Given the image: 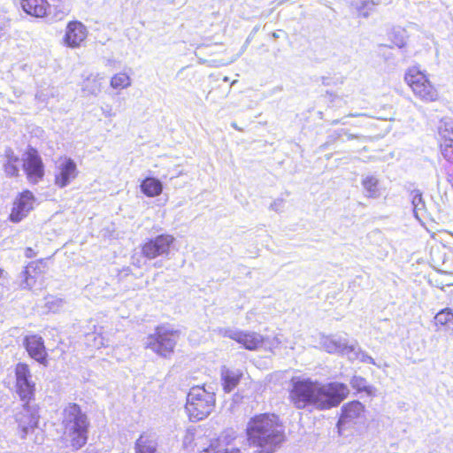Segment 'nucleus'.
<instances>
[{
  "label": "nucleus",
  "instance_id": "1",
  "mask_svg": "<svg viewBox=\"0 0 453 453\" xmlns=\"http://www.w3.org/2000/svg\"><path fill=\"white\" fill-rule=\"evenodd\" d=\"M348 387L340 382L323 384L310 378L291 380L289 402L297 410H329L342 402L349 395Z\"/></svg>",
  "mask_w": 453,
  "mask_h": 453
},
{
  "label": "nucleus",
  "instance_id": "2",
  "mask_svg": "<svg viewBox=\"0 0 453 453\" xmlns=\"http://www.w3.org/2000/svg\"><path fill=\"white\" fill-rule=\"evenodd\" d=\"M246 431L249 444L256 448L254 453H273L285 441L283 426L274 414L255 416Z\"/></svg>",
  "mask_w": 453,
  "mask_h": 453
},
{
  "label": "nucleus",
  "instance_id": "3",
  "mask_svg": "<svg viewBox=\"0 0 453 453\" xmlns=\"http://www.w3.org/2000/svg\"><path fill=\"white\" fill-rule=\"evenodd\" d=\"M17 393L24 402L23 411L16 415V420L20 428V437L25 439L30 430L37 426L38 416L35 408L29 405L35 395V383L32 381L29 367L19 363L15 368Z\"/></svg>",
  "mask_w": 453,
  "mask_h": 453
},
{
  "label": "nucleus",
  "instance_id": "4",
  "mask_svg": "<svg viewBox=\"0 0 453 453\" xmlns=\"http://www.w3.org/2000/svg\"><path fill=\"white\" fill-rule=\"evenodd\" d=\"M63 438L73 449H80L88 441L89 421L81 407L69 403L62 413Z\"/></svg>",
  "mask_w": 453,
  "mask_h": 453
},
{
  "label": "nucleus",
  "instance_id": "5",
  "mask_svg": "<svg viewBox=\"0 0 453 453\" xmlns=\"http://www.w3.org/2000/svg\"><path fill=\"white\" fill-rule=\"evenodd\" d=\"M215 394L204 388L196 386L190 388L187 395L186 411L192 422L203 420L215 407Z\"/></svg>",
  "mask_w": 453,
  "mask_h": 453
},
{
  "label": "nucleus",
  "instance_id": "6",
  "mask_svg": "<svg viewBox=\"0 0 453 453\" xmlns=\"http://www.w3.org/2000/svg\"><path fill=\"white\" fill-rule=\"evenodd\" d=\"M180 332L166 326H159L155 333L150 334L145 341V347L150 349L157 355L167 357L175 348Z\"/></svg>",
  "mask_w": 453,
  "mask_h": 453
},
{
  "label": "nucleus",
  "instance_id": "7",
  "mask_svg": "<svg viewBox=\"0 0 453 453\" xmlns=\"http://www.w3.org/2000/svg\"><path fill=\"white\" fill-rule=\"evenodd\" d=\"M404 80L411 88L416 96L425 102H434L438 99V91L431 84L426 75L417 67H411L405 73Z\"/></svg>",
  "mask_w": 453,
  "mask_h": 453
},
{
  "label": "nucleus",
  "instance_id": "8",
  "mask_svg": "<svg viewBox=\"0 0 453 453\" xmlns=\"http://www.w3.org/2000/svg\"><path fill=\"white\" fill-rule=\"evenodd\" d=\"M215 331L219 335L230 338L249 350L259 349L265 342V339L257 332L242 331L231 327H219Z\"/></svg>",
  "mask_w": 453,
  "mask_h": 453
},
{
  "label": "nucleus",
  "instance_id": "9",
  "mask_svg": "<svg viewBox=\"0 0 453 453\" xmlns=\"http://www.w3.org/2000/svg\"><path fill=\"white\" fill-rule=\"evenodd\" d=\"M175 238L171 234H160L145 242L142 248L144 257L153 259L158 256H167Z\"/></svg>",
  "mask_w": 453,
  "mask_h": 453
},
{
  "label": "nucleus",
  "instance_id": "10",
  "mask_svg": "<svg viewBox=\"0 0 453 453\" xmlns=\"http://www.w3.org/2000/svg\"><path fill=\"white\" fill-rule=\"evenodd\" d=\"M23 169L30 182H38L44 174V166L41 157L35 149H29L23 157Z\"/></svg>",
  "mask_w": 453,
  "mask_h": 453
},
{
  "label": "nucleus",
  "instance_id": "11",
  "mask_svg": "<svg viewBox=\"0 0 453 453\" xmlns=\"http://www.w3.org/2000/svg\"><path fill=\"white\" fill-rule=\"evenodd\" d=\"M46 263L37 260L29 263L19 273V286L23 289H31L35 287L38 280H42L45 273Z\"/></svg>",
  "mask_w": 453,
  "mask_h": 453
},
{
  "label": "nucleus",
  "instance_id": "12",
  "mask_svg": "<svg viewBox=\"0 0 453 453\" xmlns=\"http://www.w3.org/2000/svg\"><path fill=\"white\" fill-rule=\"evenodd\" d=\"M35 202V198L31 191L21 192L13 203L10 219L12 222L21 221L34 209Z\"/></svg>",
  "mask_w": 453,
  "mask_h": 453
},
{
  "label": "nucleus",
  "instance_id": "13",
  "mask_svg": "<svg viewBox=\"0 0 453 453\" xmlns=\"http://www.w3.org/2000/svg\"><path fill=\"white\" fill-rule=\"evenodd\" d=\"M78 175L76 163L69 157L62 159L58 166L55 173V184L60 188H65Z\"/></svg>",
  "mask_w": 453,
  "mask_h": 453
},
{
  "label": "nucleus",
  "instance_id": "14",
  "mask_svg": "<svg viewBox=\"0 0 453 453\" xmlns=\"http://www.w3.org/2000/svg\"><path fill=\"white\" fill-rule=\"evenodd\" d=\"M23 344L30 357L47 366L48 353L44 346V341L41 336L37 334L27 335L24 338Z\"/></svg>",
  "mask_w": 453,
  "mask_h": 453
},
{
  "label": "nucleus",
  "instance_id": "15",
  "mask_svg": "<svg viewBox=\"0 0 453 453\" xmlns=\"http://www.w3.org/2000/svg\"><path fill=\"white\" fill-rule=\"evenodd\" d=\"M365 406L359 401H351L342 407V414L337 426L341 430L347 426L356 424L357 420L364 417Z\"/></svg>",
  "mask_w": 453,
  "mask_h": 453
},
{
  "label": "nucleus",
  "instance_id": "16",
  "mask_svg": "<svg viewBox=\"0 0 453 453\" xmlns=\"http://www.w3.org/2000/svg\"><path fill=\"white\" fill-rule=\"evenodd\" d=\"M88 36L87 27L80 21H71L65 28V43L73 49L79 48Z\"/></svg>",
  "mask_w": 453,
  "mask_h": 453
},
{
  "label": "nucleus",
  "instance_id": "17",
  "mask_svg": "<svg viewBox=\"0 0 453 453\" xmlns=\"http://www.w3.org/2000/svg\"><path fill=\"white\" fill-rule=\"evenodd\" d=\"M441 150L445 159L453 162V120L443 119L439 127Z\"/></svg>",
  "mask_w": 453,
  "mask_h": 453
},
{
  "label": "nucleus",
  "instance_id": "18",
  "mask_svg": "<svg viewBox=\"0 0 453 453\" xmlns=\"http://www.w3.org/2000/svg\"><path fill=\"white\" fill-rule=\"evenodd\" d=\"M321 345L328 353H340L348 357L349 354V349L354 344H349L348 340L344 337L330 335L322 339Z\"/></svg>",
  "mask_w": 453,
  "mask_h": 453
},
{
  "label": "nucleus",
  "instance_id": "19",
  "mask_svg": "<svg viewBox=\"0 0 453 453\" xmlns=\"http://www.w3.org/2000/svg\"><path fill=\"white\" fill-rule=\"evenodd\" d=\"M157 436L152 432H144L136 440L134 453H157Z\"/></svg>",
  "mask_w": 453,
  "mask_h": 453
},
{
  "label": "nucleus",
  "instance_id": "20",
  "mask_svg": "<svg viewBox=\"0 0 453 453\" xmlns=\"http://www.w3.org/2000/svg\"><path fill=\"white\" fill-rule=\"evenodd\" d=\"M20 4L26 13L36 18L44 17L49 7L47 0H21Z\"/></svg>",
  "mask_w": 453,
  "mask_h": 453
},
{
  "label": "nucleus",
  "instance_id": "21",
  "mask_svg": "<svg viewBox=\"0 0 453 453\" xmlns=\"http://www.w3.org/2000/svg\"><path fill=\"white\" fill-rule=\"evenodd\" d=\"M242 373L239 370H231L224 367L221 370L223 388L226 392H231L240 382Z\"/></svg>",
  "mask_w": 453,
  "mask_h": 453
},
{
  "label": "nucleus",
  "instance_id": "22",
  "mask_svg": "<svg viewBox=\"0 0 453 453\" xmlns=\"http://www.w3.org/2000/svg\"><path fill=\"white\" fill-rule=\"evenodd\" d=\"M142 191L150 197L159 196L162 193V183L152 177L146 178L141 184Z\"/></svg>",
  "mask_w": 453,
  "mask_h": 453
},
{
  "label": "nucleus",
  "instance_id": "23",
  "mask_svg": "<svg viewBox=\"0 0 453 453\" xmlns=\"http://www.w3.org/2000/svg\"><path fill=\"white\" fill-rule=\"evenodd\" d=\"M104 78L99 74L89 75L82 84V90L89 95H97L101 92Z\"/></svg>",
  "mask_w": 453,
  "mask_h": 453
},
{
  "label": "nucleus",
  "instance_id": "24",
  "mask_svg": "<svg viewBox=\"0 0 453 453\" xmlns=\"http://www.w3.org/2000/svg\"><path fill=\"white\" fill-rule=\"evenodd\" d=\"M410 197L413 206V213L416 219H420L426 214V203L422 196V193L418 189L411 192Z\"/></svg>",
  "mask_w": 453,
  "mask_h": 453
},
{
  "label": "nucleus",
  "instance_id": "25",
  "mask_svg": "<svg viewBox=\"0 0 453 453\" xmlns=\"http://www.w3.org/2000/svg\"><path fill=\"white\" fill-rule=\"evenodd\" d=\"M362 185L365 189V196L376 198L380 196L379 181L377 178L372 175H367L363 178Z\"/></svg>",
  "mask_w": 453,
  "mask_h": 453
},
{
  "label": "nucleus",
  "instance_id": "26",
  "mask_svg": "<svg viewBox=\"0 0 453 453\" xmlns=\"http://www.w3.org/2000/svg\"><path fill=\"white\" fill-rule=\"evenodd\" d=\"M348 358L350 361L359 360L362 363L376 365L374 359L356 343L349 349Z\"/></svg>",
  "mask_w": 453,
  "mask_h": 453
},
{
  "label": "nucleus",
  "instance_id": "27",
  "mask_svg": "<svg viewBox=\"0 0 453 453\" xmlns=\"http://www.w3.org/2000/svg\"><path fill=\"white\" fill-rule=\"evenodd\" d=\"M435 324L445 326L453 330V311L450 309H444L439 311L434 317Z\"/></svg>",
  "mask_w": 453,
  "mask_h": 453
},
{
  "label": "nucleus",
  "instance_id": "28",
  "mask_svg": "<svg viewBox=\"0 0 453 453\" xmlns=\"http://www.w3.org/2000/svg\"><path fill=\"white\" fill-rule=\"evenodd\" d=\"M110 85L114 89H123L131 86V78L125 73H119L112 76Z\"/></svg>",
  "mask_w": 453,
  "mask_h": 453
},
{
  "label": "nucleus",
  "instance_id": "29",
  "mask_svg": "<svg viewBox=\"0 0 453 453\" xmlns=\"http://www.w3.org/2000/svg\"><path fill=\"white\" fill-rule=\"evenodd\" d=\"M350 385L357 391H364L369 395L372 393V388L369 386L366 380L361 376H354L350 380Z\"/></svg>",
  "mask_w": 453,
  "mask_h": 453
},
{
  "label": "nucleus",
  "instance_id": "30",
  "mask_svg": "<svg viewBox=\"0 0 453 453\" xmlns=\"http://www.w3.org/2000/svg\"><path fill=\"white\" fill-rule=\"evenodd\" d=\"M233 440L234 441V443H232L230 441L226 440V437L224 441H226V447L224 449H219L215 453H244L240 448L237 447L238 442L241 441V440H238L237 437H233Z\"/></svg>",
  "mask_w": 453,
  "mask_h": 453
},
{
  "label": "nucleus",
  "instance_id": "31",
  "mask_svg": "<svg viewBox=\"0 0 453 453\" xmlns=\"http://www.w3.org/2000/svg\"><path fill=\"white\" fill-rule=\"evenodd\" d=\"M4 171L9 176H17L19 174V167L17 163L14 162H6L4 164Z\"/></svg>",
  "mask_w": 453,
  "mask_h": 453
},
{
  "label": "nucleus",
  "instance_id": "32",
  "mask_svg": "<svg viewBox=\"0 0 453 453\" xmlns=\"http://www.w3.org/2000/svg\"><path fill=\"white\" fill-rule=\"evenodd\" d=\"M403 34V33H395L394 39H392L393 43L398 48H403L405 45V39Z\"/></svg>",
  "mask_w": 453,
  "mask_h": 453
},
{
  "label": "nucleus",
  "instance_id": "33",
  "mask_svg": "<svg viewBox=\"0 0 453 453\" xmlns=\"http://www.w3.org/2000/svg\"><path fill=\"white\" fill-rule=\"evenodd\" d=\"M284 200L283 199H276L273 203H271L270 208L273 211H275L277 212L280 211L283 208Z\"/></svg>",
  "mask_w": 453,
  "mask_h": 453
},
{
  "label": "nucleus",
  "instance_id": "34",
  "mask_svg": "<svg viewBox=\"0 0 453 453\" xmlns=\"http://www.w3.org/2000/svg\"><path fill=\"white\" fill-rule=\"evenodd\" d=\"M5 156L7 157V162H11V163L12 162H14V163L19 162V157L14 154V152L11 149H8L5 150Z\"/></svg>",
  "mask_w": 453,
  "mask_h": 453
},
{
  "label": "nucleus",
  "instance_id": "35",
  "mask_svg": "<svg viewBox=\"0 0 453 453\" xmlns=\"http://www.w3.org/2000/svg\"><path fill=\"white\" fill-rule=\"evenodd\" d=\"M233 434H234V432H232V434H226L224 437H222V439H220V441H221L222 443H225V444H226V441H224V440H225V438L226 437V440H227V441H230L232 443H234V441L233 440V437H234V436Z\"/></svg>",
  "mask_w": 453,
  "mask_h": 453
},
{
  "label": "nucleus",
  "instance_id": "36",
  "mask_svg": "<svg viewBox=\"0 0 453 453\" xmlns=\"http://www.w3.org/2000/svg\"><path fill=\"white\" fill-rule=\"evenodd\" d=\"M26 256L27 257H33L35 256L34 251H33V250L31 248H27L26 250Z\"/></svg>",
  "mask_w": 453,
  "mask_h": 453
},
{
  "label": "nucleus",
  "instance_id": "37",
  "mask_svg": "<svg viewBox=\"0 0 453 453\" xmlns=\"http://www.w3.org/2000/svg\"><path fill=\"white\" fill-rule=\"evenodd\" d=\"M104 116L106 117H111V116H114L115 114L111 112V111H104Z\"/></svg>",
  "mask_w": 453,
  "mask_h": 453
},
{
  "label": "nucleus",
  "instance_id": "38",
  "mask_svg": "<svg viewBox=\"0 0 453 453\" xmlns=\"http://www.w3.org/2000/svg\"><path fill=\"white\" fill-rule=\"evenodd\" d=\"M365 114L364 113H350L349 116V117H359V116H365Z\"/></svg>",
  "mask_w": 453,
  "mask_h": 453
},
{
  "label": "nucleus",
  "instance_id": "39",
  "mask_svg": "<svg viewBox=\"0 0 453 453\" xmlns=\"http://www.w3.org/2000/svg\"><path fill=\"white\" fill-rule=\"evenodd\" d=\"M99 341H100V342L98 344L97 343L95 344V346L97 347V348H99V347L104 345V343L102 342V337H99Z\"/></svg>",
  "mask_w": 453,
  "mask_h": 453
},
{
  "label": "nucleus",
  "instance_id": "40",
  "mask_svg": "<svg viewBox=\"0 0 453 453\" xmlns=\"http://www.w3.org/2000/svg\"><path fill=\"white\" fill-rule=\"evenodd\" d=\"M347 136H348L349 140H351V139H354L355 137H357L356 135L351 134H348Z\"/></svg>",
  "mask_w": 453,
  "mask_h": 453
},
{
  "label": "nucleus",
  "instance_id": "41",
  "mask_svg": "<svg viewBox=\"0 0 453 453\" xmlns=\"http://www.w3.org/2000/svg\"><path fill=\"white\" fill-rule=\"evenodd\" d=\"M231 125H232V127H233L234 129L240 130V128L237 127L236 123H232Z\"/></svg>",
  "mask_w": 453,
  "mask_h": 453
},
{
  "label": "nucleus",
  "instance_id": "42",
  "mask_svg": "<svg viewBox=\"0 0 453 453\" xmlns=\"http://www.w3.org/2000/svg\"><path fill=\"white\" fill-rule=\"evenodd\" d=\"M356 5H357V9H361V8L363 7V6H359V5L357 4V2L356 3Z\"/></svg>",
  "mask_w": 453,
  "mask_h": 453
},
{
  "label": "nucleus",
  "instance_id": "43",
  "mask_svg": "<svg viewBox=\"0 0 453 453\" xmlns=\"http://www.w3.org/2000/svg\"><path fill=\"white\" fill-rule=\"evenodd\" d=\"M224 81H228V78H227V77H225V78H224Z\"/></svg>",
  "mask_w": 453,
  "mask_h": 453
},
{
  "label": "nucleus",
  "instance_id": "44",
  "mask_svg": "<svg viewBox=\"0 0 453 453\" xmlns=\"http://www.w3.org/2000/svg\"><path fill=\"white\" fill-rule=\"evenodd\" d=\"M3 275V270L0 269V277Z\"/></svg>",
  "mask_w": 453,
  "mask_h": 453
},
{
  "label": "nucleus",
  "instance_id": "45",
  "mask_svg": "<svg viewBox=\"0 0 453 453\" xmlns=\"http://www.w3.org/2000/svg\"><path fill=\"white\" fill-rule=\"evenodd\" d=\"M452 185H453V176H452Z\"/></svg>",
  "mask_w": 453,
  "mask_h": 453
}]
</instances>
